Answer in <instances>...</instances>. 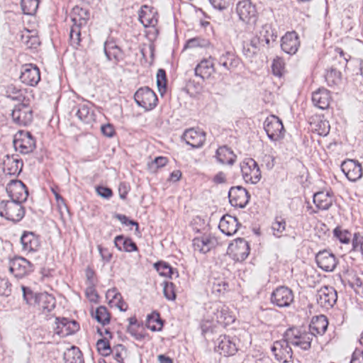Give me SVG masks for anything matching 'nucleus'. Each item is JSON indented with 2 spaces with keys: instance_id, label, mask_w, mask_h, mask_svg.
Returning a JSON list of instances; mask_svg holds the SVG:
<instances>
[{
  "instance_id": "27",
  "label": "nucleus",
  "mask_w": 363,
  "mask_h": 363,
  "mask_svg": "<svg viewBox=\"0 0 363 363\" xmlns=\"http://www.w3.org/2000/svg\"><path fill=\"white\" fill-rule=\"evenodd\" d=\"M104 48L108 60L113 61L116 63L123 59V52L121 48L116 45L113 38H110L106 40L104 43Z\"/></svg>"
},
{
  "instance_id": "39",
  "label": "nucleus",
  "mask_w": 363,
  "mask_h": 363,
  "mask_svg": "<svg viewBox=\"0 0 363 363\" xmlns=\"http://www.w3.org/2000/svg\"><path fill=\"white\" fill-rule=\"evenodd\" d=\"M272 234L274 237L280 238L284 236V233L286 230V222L281 216H277L271 225Z\"/></svg>"
},
{
  "instance_id": "22",
  "label": "nucleus",
  "mask_w": 363,
  "mask_h": 363,
  "mask_svg": "<svg viewBox=\"0 0 363 363\" xmlns=\"http://www.w3.org/2000/svg\"><path fill=\"white\" fill-rule=\"evenodd\" d=\"M182 138L186 143L193 148L201 147L206 140V133L200 130L190 128L183 133Z\"/></svg>"
},
{
  "instance_id": "44",
  "label": "nucleus",
  "mask_w": 363,
  "mask_h": 363,
  "mask_svg": "<svg viewBox=\"0 0 363 363\" xmlns=\"http://www.w3.org/2000/svg\"><path fill=\"white\" fill-rule=\"evenodd\" d=\"M25 89L18 88L13 84H8L6 87V94L13 99L21 100L24 97Z\"/></svg>"
},
{
  "instance_id": "34",
  "label": "nucleus",
  "mask_w": 363,
  "mask_h": 363,
  "mask_svg": "<svg viewBox=\"0 0 363 363\" xmlns=\"http://www.w3.org/2000/svg\"><path fill=\"white\" fill-rule=\"evenodd\" d=\"M114 244L119 251L131 252L138 250L137 245L132 239L124 238L123 235H117L114 239Z\"/></svg>"
},
{
  "instance_id": "49",
  "label": "nucleus",
  "mask_w": 363,
  "mask_h": 363,
  "mask_svg": "<svg viewBox=\"0 0 363 363\" xmlns=\"http://www.w3.org/2000/svg\"><path fill=\"white\" fill-rule=\"evenodd\" d=\"M208 41L201 37H196L188 40L184 46V50L194 49L208 46Z\"/></svg>"
},
{
  "instance_id": "26",
  "label": "nucleus",
  "mask_w": 363,
  "mask_h": 363,
  "mask_svg": "<svg viewBox=\"0 0 363 363\" xmlns=\"http://www.w3.org/2000/svg\"><path fill=\"white\" fill-rule=\"evenodd\" d=\"M270 37L273 41L275 40L276 36L274 38V35L271 33L270 27L268 25L262 26L259 35L256 34V36L251 40V46L259 48L260 50L261 47H264V44H269Z\"/></svg>"
},
{
  "instance_id": "21",
  "label": "nucleus",
  "mask_w": 363,
  "mask_h": 363,
  "mask_svg": "<svg viewBox=\"0 0 363 363\" xmlns=\"http://www.w3.org/2000/svg\"><path fill=\"white\" fill-rule=\"evenodd\" d=\"M300 46L298 34L294 32H287L282 38L281 48L282 50L289 54L294 55Z\"/></svg>"
},
{
  "instance_id": "13",
  "label": "nucleus",
  "mask_w": 363,
  "mask_h": 363,
  "mask_svg": "<svg viewBox=\"0 0 363 363\" xmlns=\"http://www.w3.org/2000/svg\"><path fill=\"white\" fill-rule=\"evenodd\" d=\"M55 324V333L61 337L73 335L79 330L77 321L67 318H56Z\"/></svg>"
},
{
  "instance_id": "59",
  "label": "nucleus",
  "mask_w": 363,
  "mask_h": 363,
  "mask_svg": "<svg viewBox=\"0 0 363 363\" xmlns=\"http://www.w3.org/2000/svg\"><path fill=\"white\" fill-rule=\"evenodd\" d=\"M90 105L89 101H80L74 107L72 111H76V113H89Z\"/></svg>"
},
{
  "instance_id": "53",
  "label": "nucleus",
  "mask_w": 363,
  "mask_h": 363,
  "mask_svg": "<svg viewBox=\"0 0 363 363\" xmlns=\"http://www.w3.org/2000/svg\"><path fill=\"white\" fill-rule=\"evenodd\" d=\"M228 288V284L223 280L215 279L212 283V293L216 296L224 294Z\"/></svg>"
},
{
  "instance_id": "45",
  "label": "nucleus",
  "mask_w": 363,
  "mask_h": 363,
  "mask_svg": "<svg viewBox=\"0 0 363 363\" xmlns=\"http://www.w3.org/2000/svg\"><path fill=\"white\" fill-rule=\"evenodd\" d=\"M94 318L102 325H106L110 323L111 315L106 307L101 306L96 308Z\"/></svg>"
},
{
  "instance_id": "60",
  "label": "nucleus",
  "mask_w": 363,
  "mask_h": 363,
  "mask_svg": "<svg viewBox=\"0 0 363 363\" xmlns=\"http://www.w3.org/2000/svg\"><path fill=\"white\" fill-rule=\"evenodd\" d=\"M114 218L118 219L123 225H130L135 226L136 227L135 230H138V228H139L138 223L133 220H130L125 215L116 213L114 216Z\"/></svg>"
},
{
  "instance_id": "46",
  "label": "nucleus",
  "mask_w": 363,
  "mask_h": 363,
  "mask_svg": "<svg viewBox=\"0 0 363 363\" xmlns=\"http://www.w3.org/2000/svg\"><path fill=\"white\" fill-rule=\"evenodd\" d=\"M333 235L342 244H349L351 240L352 233L340 226L333 230Z\"/></svg>"
},
{
  "instance_id": "33",
  "label": "nucleus",
  "mask_w": 363,
  "mask_h": 363,
  "mask_svg": "<svg viewBox=\"0 0 363 363\" xmlns=\"http://www.w3.org/2000/svg\"><path fill=\"white\" fill-rule=\"evenodd\" d=\"M333 202V197L329 192L319 191L313 195V203L319 210H328Z\"/></svg>"
},
{
  "instance_id": "17",
  "label": "nucleus",
  "mask_w": 363,
  "mask_h": 363,
  "mask_svg": "<svg viewBox=\"0 0 363 363\" xmlns=\"http://www.w3.org/2000/svg\"><path fill=\"white\" fill-rule=\"evenodd\" d=\"M20 79L23 84L29 86H35L40 80L39 68L33 64L23 65Z\"/></svg>"
},
{
  "instance_id": "47",
  "label": "nucleus",
  "mask_w": 363,
  "mask_h": 363,
  "mask_svg": "<svg viewBox=\"0 0 363 363\" xmlns=\"http://www.w3.org/2000/svg\"><path fill=\"white\" fill-rule=\"evenodd\" d=\"M325 80L330 86H337L341 83V72L335 69H331L325 74Z\"/></svg>"
},
{
  "instance_id": "48",
  "label": "nucleus",
  "mask_w": 363,
  "mask_h": 363,
  "mask_svg": "<svg viewBox=\"0 0 363 363\" xmlns=\"http://www.w3.org/2000/svg\"><path fill=\"white\" fill-rule=\"evenodd\" d=\"M39 0H21V8L24 14L33 15L37 11Z\"/></svg>"
},
{
  "instance_id": "16",
  "label": "nucleus",
  "mask_w": 363,
  "mask_h": 363,
  "mask_svg": "<svg viewBox=\"0 0 363 363\" xmlns=\"http://www.w3.org/2000/svg\"><path fill=\"white\" fill-rule=\"evenodd\" d=\"M228 250L233 254L234 259L238 262L244 261L250 254V244L244 238H237L234 243H230Z\"/></svg>"
},
{
  "instance_id": "41",
  "label": "nucleus",
  "mask_w": 363,
  "mask_h": 363,
  "mask_svg": "<svg viewBox=\"0 0 363 363\" xmlns=\"http://www.w3.org/2000/svg\"><path fill=\"white\" fill-rule=\"evenodd\" d=\"M154 267L158 272L160 275L162 277H168L172 278L174 273H176L177 277H179L178 272H174V269L165 262L159 261L154 264Z\"/></svg>"
},
{
  "instance_id": "10",
  "label": "nucleus",
  "mask_w": 363,
  "mask_h": 363,
  "mask_svg": "<svg viewBox=\"0 0 363 363\" xmlns=\"http://www.w3.org/2000/svg\"><path fill=\"white\" fill-rule=\"evenodd\" d=\"M192 242L194 250L203 254L210 252L218 244L216 237L211 233H204L201 236L196 237Z\"/></svg>"
},
{
  "instance_id": "54",
  "label": "nucleus",
  "mask_w": 363,
  "mask_h": 363,
  "mask_svg": "<svg viewBox=\"0 0 363 363\" xmlns=\"http://www.w3.org/2000/svg\"><path fill=\"white\" fill-rule=\"evenodd\" d=\"M107 296H111L113 299L118 301L116 306L121 311H125L127 310V304L122 300L121 294L117 292L116 289L108 290Z\"/></svg>"
},
{
  "instance_id": "30",
  "label": "nucleus",
  "mask_w": 363,
  "mask_h": 363,
  "mask_svg": "<svg viewBox=\"0 0 363 363\" xmlns=\"http://www.w3.org/2000/svg\"><path fill=\"white\" fill-rule=\"evenodd\" d=\"M312 101L315 106L320 110L327 109L330 101V95L328 90L319 89L312 94Z\"/></svg>"
},
{
  "instance_id": "58",
  "label": "nucleus",
  "mask_w": 363,
  "mask_h": 363,
  "mask_svg": "<svg viewBox=\"0 0 363 363\" xmlns=\"http://www.w3.org/2000/svg\"><path fill=\"white\" fill-rule=\"evenodd\" d=\"M251 162H253V167H251V184H257L261 179L262 175L260 169L257 163L251 158Z\"/></svg>"
},
{
  "instance_id": "18",
  "label": "nucleus",
  "mask_w": 363,
  "mask_h": 363,
  "mask_svg": "<svg viewBox=\"0 0 363 363\" xmlns=\"http://www.w3.org/2000/svg\"><path fill=\"white\" fill-rule=\"evenodd\" d=\"M216 351L223 356L234 355L238 351L235 342L233 338L230 336L220 335L216 340Z\"/></svg>"
},
{
  "instance_id": "19",
  "label": "nucleus",
  "mask_w": 363,
  "mask_h": 363,
  "mask_svg": "<svg viewBox=\"0 0 363 363\" xmlns=\"http://www.w3.org/2000/svg\"><path fill=\"white\" fill-rule=\"evenodd\" d=\"M213 314L217 322L224 326L229 325L235 322V317L230 311L229 308L221 303L213 304Z\"/></svg>"
},
{
  "instance_id": "51",
  "label": "nucleus",
  "mask_w": 363,
  "mask_h": 363,
  "mask_svg": "<svg viewBox=\"0 0 363 363\" xmlns=\"http://www.w3.org/2000/svg\"><path fill=\"white\" fill-rule=\"evenodd\" d=\"M96 348L98 352L104 357L108 356L112 352L109 341L106 338L99 339L96 342Z\"/></svg>"
},
{
  "instance_id": "42",
  "label": "nucleus",
  "mask_w": 363,
  "mask_h": 363,
  "mask_svg": "<svg viewBox=\"0 0 363 363\" xmlns=\"http://www.w3.org/2000/svg\"><path fill=\"white\" fill-rule=\"evenodd\" d=\"M82 28H84L74 24L71 27L69 33V43L71 46L75 49H78L81 45Z\"/></svg>"
},
{
  "instance_id": "3",
  "label": "nucleus",
  "mask_w": 363,
  "mask_h": 363,
  "mask_svg": "<svg viewBox=\"0 0 363 363\" xmlns=\"http://www.w3.org/2000/svg\"><path fill=\"white\" fill-rule=\"evenodd\" d=\"M134 99L137 104L145 111L152 110L158 103L156 94L147 86L138 89L135 93Z\"/></svg>"
},
{
  "instance_id": "28",
  "label": "nucleus",
  "mask_w": 363,
  "mask_h": 363,
  "mask_svg": "<svg viewBox=\"0 0 363 363\" xmlns=\"http://www.w3.org/2000/svg\"><path fill=\"white\" fill-rule=\"evenodd\" d=\"M23 161L14 156H6L4 161V172L11 176H18L22 171Z\"/></svg>"
},
{
  "instance_id": "55",
  "label": "nucleus",
  "mask_w": 363,
  "mask_h": 363,
  "mask_svg": "<svg viewBox=\"0 0 363 363\" xmlns=\"http://www.w3.org/2000/svg\"><path fill=\"white\" fill-rule=\"evenodd\" d=\"M163 285V293L164 297L170 301L175 300L176 294L174 284L172 282L164 281Z\"/></svg>"
},
{
  "instance_id": "12",
  "label": "nucleus",
  "mask_w": 363,
  "mask_h": 363,
  "mask_svg": "<svg viewBox=\"0 0 363 363\" xmlns=\"http://www.w3.org/2000/svg\"><path fill=\"white\" fill-rule=\"evenodd\" d=\"M337 292L332 286L321 287L316 294L317 303L323 308H330L336 303Z\"/></svg>"
},
{
  "instance_id": "7",
  "label": "nucleus",
  "mask_w": 363,
  "mask_h": 363,
  "mask_svg": "<svg viewBox=\"0 0 363 363\" xmlns=\"http://www.w3.org/2000/svg\"><path fill=\"white\" fill-rule=\"evenodd\" d=\"M294 295L293 291L287 286L277 287L271 294L272 304L279 307H288L293 303Z\"/></svg>"
},
{
  "instance_id": "32",
  "label": "nucleus",
  "mask_w": 363,
  "mask_h": 363,
  "mask_svg": "<svg viewBox=\"0 0 363 363\" xmlns=\"http://www.w3.org/2000/svg\"><path fill=\"white\" fill-rule=\"evenodd\" d=\"M216 157L217 161L222 164L233 165L235 162L236 155L230 148L222 146L216 150Z\"/></svg>"
},
{
  "instance_id": "57",
  "label": "nucleus",
  "mask_w": 363,
  "mask_h": 363,
  "mask_svg": "<svg viewBox=\"0 0 363 363\" xmlns=\"http://www.w3.org/2000/svg\"><path fill=\"white\" fill-rule=\"evenodd\" d=\"M272 72L277 77H281L284 73V63L280 58L274 59L272 65Z\"/></svg>"
},
{
  "instance_id": "31",
  "label": "nucleus",
  "mask_w": 363,
  "mask_h": 363,
  "mask_svg": "<svg viewBox=\"0 0 363 363\" xmlns=\"http://www.w3.org/2000/svg\"><path fill=\"white\" fill-rule=\"evenodd\" d=\"M90 19L89 11L84 8L75 6L72 10V20L74 25L85 28Z\"/></svg>"
},
{
  "instance_id": "61",
  "label": "nucleus",
  "mask_w": 363,
  "mask_h": 363,
  "mask_svg": "<svg viewBox=\"0 0 363 363\" xmlns=\"http://www.w3.org/2000/svg\"><path fill=\"white\" fill-rule=\"evenodd\" d=\"M352 250L357 251L363 245V236L359 233H355L352 240Z\"/></svg>"
},
{
  "instance_id": "6",
  "label": "nucleus",
  "mask_w": 363,
  "mask_h": 363,
  "mask_svg": "<svg viewBox=\"0 0 363 363\" xmlns=\"http://www.w3.org/2000/svg\"><path fill=\"white\" fill-rule=\"evenodd\" d=\"M264 128L272 141H277L284 136V128L281 120L277 115H269L266 118Z\"/></svg>"
},
{
  "instance_id": "35",
  "label": "nucleus",
  "mask_w": 363,
  "mask_h": 363,
  "mask_svg": "<svg viewBox=\"0 0 363 363\" xmlns=\"http://www.w3.org/2000/svg\"><path fill=\"white\" fill-rule=\"evenodd\" d=\"M38 301L37 304L39 308L44 312H50L55 307L56 301L55 297L46 292L38 294Z\"/></svg>"
},
{
  "instance_id": "63",
  "label": "nucleus",
  "mask_w": 363,
  "mask_h": 363,
  "mask_svg": "<svg viewBox=\"0 0 363 363\" xmlns=\"http://www.w3.org/2000/svg\"><path fill=\"white\" fill-rule=\"evenodd\" d=\"M168 162V159L165 157H157L155 158V160L152 162L150 164V168H154L155 169L164 167Z\"/></svg>"
},
{
  "instance_id": "11",
  "label": "nucleus",
  "mask_w": 363,
  "mask_h": 363,
  "mask_svg": "<svg viewBox=\"0 0 363 363\" xmlns=\"http://www.w3.org/2000/svg\"><path fill=\"white\" fill-rule=\"evenodd\" d=\"M318 267L324 272H333L338 261L335 255L329 250L319 251L315 255Z\"/></svg>"
},
{
  "instance_id": "15",
  "label": "nucleus",
  "mask_w": 363,
  "mask_h": 363,
  "mask_svg": "<svg viewBox=\"0 0 363 363\" xmlns=\"http://www.w3.org/2000/svg\"><path fill=\"white\" fill-rule=\"evenodd\" d=\"M228 198L233 206L244 208L249 201L250 196L246 189L238 186L230 189Z\"/></svg>"
},
{
  "instance_id": "20",
  "label": "nucleus",
  "mask_w": 363,
  "mask_h": 363,
  "mask_svg": "<svg viewBox=\"0 0 363 363\" xmlns=\"http://www.w3.org/2000/svg\"><path fill=\"white\" fill-rule=\"evenodd\" d=\"M139 20L145 27H155L158 22L156 9L147 5H143L139 12Z\"/></svg>"
},
{
  "instance_id": "24",
  "label": "nucleus",
  "mask_w": 363,
  "mask_h": 363,
  "mask_svg": "<svg viewBox=\"0 0 363 363\" xmlns=\"http://www.w3.org/2000/svg\"><path fill=\"white\" fill-rule=\"evenodd\" d=\"M239 225L235 217L225 214L220 218L218 228L223 234L231 236L237 232Z\"/></svg>"
},
{
  "instance_id": "8",
  "label": "nucleus",
  "mask_w": 363,
  "mask_h": 363,
  "mask_svg": "<svg viewBox=\"0 0 363 363\" xmlns=\"http://www.w3.org/2000/svg\"><path fill=\"white\" fill-rule=\"evenodd\" d=\"M6 190L11 201L22 203L26 201L28 196V189L21 180H11Z\"/></svg>"
},
{
  "instance_id": "36",
  "label": "nucleus",
  "mask_w": 363,
  "mask_h": 363,
  "mask_svg": "<svg viewBox=\"0 0 363 363\" xmlns=\"http://www.w3.org/2000/svg\"><path fill=\"white\" fill-rule=\"evenodd\" d=\"M323 115H315L317 118H310V124L314 125L315 131L320 135H327L330 131V124L328 121L321 119Z\"/></svg>"
},
{
  "instance_id": "14",
  "label": "nucleus",
  "mask_w": 363,
  "mask_h": 363,
  "mask_svg": "<svg viewBox=\"0 0 363 363\" xmlns=\"http://www.w3.org/2000/svg\"><path fill=\"white\" fill-rule=\"evenodd\" d=\"M341 169L350 182H355L362 177V165L357 160H344L341 164Z\"/></svg>"
},
{
  "instance_id": "2",
  "label": "nucleus",
  "mask_w": 363,
  "mask_h": 363,
  "mask_svg": "<svg viewBox=\"0 0 363 363\" xmlns=\"http://www.w3.org/2000/svg\"><path fill=\"white\" fill-rule=\"evenodd\" d=\"M25 215L21 203L15 201H2L0 203V216L14 223L20 221Z\"/></svg>"
},
{
  "instance_id": "38",
  "label": "nucleus",
  "mask_w": 363,
  "mask_h": 363,
  "mask_svg": "<svg viewBox=\"0 0 363 363\" xmlns=\"http://www.w3.org/2000/svg\"><path fill=\"white\" fill-rule=\"evenodd\" d=\"M146 327L150 330L161 331L163 327V320L160 316V313L153 311L151 314L147 316Z\"/></svg>"
},
{
  "instance_id": "25",
  "label": "nucleus",
  "mask_w": 363,
  "mask_h": 363,
  "mask_svg": "<svg viewBox=\"0 0 363 363\" xmlns=\"http://www.w3.org/2000/svg\"><path fill=\"white\" fill-rule=\"evenodd\" d=\"M215 71L214 64L211 57L201 60L194 69L195 75L203 79H210Z\"/></svg>"
},
{
  "instance_id": "37",
  "label": "nucleus",
  "mask_w": 363,
  "mask_h": 363,
  "mask_svg": "<svg viewBox=\"0 0 363 363\" xmlns=\"http://www.w3.org/2000/svg\"><path fill=\"white\" fill-rule=\"evenodd\" d=\"M65 363H84V357L81 350L76 346H72L64 353Z\"/></svg>"
},
{
  "instance_id": "40",
  "label": "nucleus",
  "mask_w": 363,
  "mask_h": 363,
  "mask_svg": "<svg viewBox=\"0 0 363 363\" xmlns=\"http://www.w3.org/2000/svg\"><path fill=\"white\" fill-rule=\"evenodd\" d=\"M236 13L242 21L248 23L250 21V1H240L237 4Z\"/></svg>"
},
{
  "instance_id": "5",
  "label": "nucleus",
  "mask_w": 363,
  "mask_h": 363,
  "mask_svg": "<svg viewBox=\"0 0 363 363\" xmlns=\"http://www.w3.org/2000/svg\"><path fill=\"white\" fill-rule=\"evenodd\" d=\"M9 271L15 277L21 279L34 271V265L22 257H15L9 261Z\"/></svg>"
},
{
  "instance_id": "62",
  "label": "nucleus",
  "mask_w": 363,
  "mask_h": 363,
  "mask_svg": "<svg viewBox=\"0 0 363 363\" xmlns=\"http://www.w3.org/2000/svg\"><path fill=\"white\" fill-rule=\"evenodd\" d=\"M96 193L102 198L108 199L113 196L112 190L106 186H99L96 188Z\"/></svg>"
},
{
  "instance_id": "1",
  "label": "nucleus",
  "mask_w": 363,
  "mask_h": 363,
  "mask_svg": "<svg viewBox=\"0 0 363 363\" xmlns=\"http://www.w3.org/2000/svg\"><path fill=\"white\" fill-rule=\"evenodd\" d=\"M284 337L291 345L303 350H308L311 348L313 339V335L308 331L301 330L298 328L287 329Z\"/></svg>"
},
{
  "instance_id": "50",
  "label": "nucleus",
  "mask_w": 363,
  "mask_h": 363,
  "mask_svg": "<svg viewBox=\"0 0 363 363\" xmlns=\"http://www.w3.org/2000/svg\"><path fill=\"white\" fill-rule=\"evenodd\" d=\"M23 297L28 305H36L38 301V294H35L29 287L21 286Z\"/></svg>"
},
{
  "instance_id": "52",
  "label": "nucleus",
  "mask_w": 363,
  "mask_h": 363,
  "mask_svg": "<svg viewBox=\"0 0 363 363\" xmlns=\"http://www.w3.org/2000/svg\"><path fill=\"white\" fill-rule=\"evenodd\" d=\"M157 85L158 91L163 95L167 91V77L164 69H159L157 73Z\"/></svg>"
},
{
  "instance_id": "64",
  "label": "nucleus",
  "mask_w": 363,
  "mask_h": 363,
  "mask_svg": "<svg viewBox=\"0 0 363 363\" xmlns=\"http://www.w3.org/2000/svg\"><path fill=\"white\" fill-rule=\"evenodd\" d=\"M253 352L254 353L252 354V356L255 359V363H266V362L268 361L267 357L260 350H255Z\"/></svg>"
},
{
  "instance_id": "9",
  "label": "nucleus",
  "mask_w": 363,
  "mask_h": 363,
  "mask_svg": "<svg viewBox=\"0 0 363 363\" xmlns=\"http://www.w3.org/2000/svg\"><path fill=\"white\" fill-rule=\"evenodd\" d=\"M289 345L290 342L284 337V339L274 342L271 350L277 361L286 363L291 359L293 352Z\"/></svg>"
},
{
  "instance_id": "29",
  "label": "nucleus",
  "mask_w": 363,
  "mask_h": 363,
  "mask_svg": "<svg viewBox=\"0 0 363 363\" xmlns=\"http://www.w3.org/2000/svg\"><path fill=\"white\" fill-rule=\"evenodd\" d=\"M328 325V322L326 316L323 315L315 316L311 321L308 332L311 333L313 337L318 335H323L325 333Z\"/></svg>"
},
{
  "instance_id": "4",
  "label": "nucleus",
  "mask_w": 363,
  "mask_h": 363,
  "mask_svg": "<svg viewBox=\"0 0 363 363\" xmlns=\"http://www.w3.org/2000/svg\"><path fill=\"white\" fill-rule=\"evenodd\" d=\"M13 143L16 150L24 155L32 152L35 148V139L28 131L19 130Z\"/></svg>"
},
{
  "instance_id": "23",
  "label": "nucleus",
  "mask_w": 363,
  "mask_h": 363,
  "mask_svg": "<svg viewBox=\"0 0 363 363\" xmlns=\"http://www.w3.org/2000/svg\"><path fill=\"white\" fill-rule=\"evenodd\" d=\"M23 250L29 252H37L40 247L39 237L33 232L24 231L21 237Z\"/></svg>"
},
{
  "instance_id": "56",
  "label": "nucleus",
  "mask_w": 363,
  "mask_h": 363,
  "mask_svg": "<svg viewBox=\"0 0 363 363\" xmlns=\"http://www.w3.org/2000/svg\"><path fill=\"white\" fill-rule=\"evenodd\" d=\"M13 121L20 126H27L32 122V115H11Z\"/></svg>"
},
{
  "instance_id": "43",
  "label": "nucleus",
  "mask_w": 363,
  "mask_h": 363,
  "mask_svg": "<svg viewBox=\"0 0 363 363\" xmlns=\"http://www.w3.org/2000/svg\"><path fill=\"white\" fill-rule=\"evenodd\" d=\"M219 63L225 68L231 69L233 67H237L239 61L234 54L227 52L220 56Z\"/></svg>"
}]
</instances>
